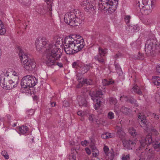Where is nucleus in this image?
I'll return each instance as SVG.
<instances>
[{"instance_id": "aec40b11", "label": "nucleus", "mask_w": 160, "mask_h": 160, "mask_svg": "<svg viewBox=\"0 0 160 160\" xmlns=\"http://www.w3.org/2000/svg\"><path fill=\"white\" fill-rule=\"evenodd\" d=\"M84 4H86V8L88 11L90 10L92 11L94 10L95 4L94 3L91 2H86Z\"/></svg>"}, {"instance_id": "423d86ee", "label": "nucleus", "mask_w": 160, "mask_h": 160, "mask_svg": "<svg viewBox=\"0 0 160 160\" xmlns=\"http://www.w3.org/2000/svg\"><path fill=\"white\" fill-rule=\"evenodd\" d=\"M140 145L139 150L145 147L146 145L152 143V146L157 152H160V141L152 140V137L150 134L147 135L145 138L142 139L140 141Z\"/></svg>"}, {"instance_id": "c756f323", "label": "nucleus", "mask_w": 160, "mask_h": 160, "mask_svg": "<svg viewBox=\"0 0 160 160\" xmlns=\"http://www.w3.org/2000/svg\"><path fill=\"white\" fill-rule=\"evenodd\" d=\"M132 89L135 92L137 93L139 95H142V92L140 89V88L138 86L135 85L133 87Z\"/></svg>"}, {"instance_id": "680f3d73", "label": "nucleus", "mask_w": 160, "mask_h": 160, "mask_svg": "<svg viewBox=\"0 0 160 160\" xmlns=\"http://www.w3.org/2000/svg\"><path fill=\"white\" fill-rule=\"evenodd\" d=\"M56 104V103L55 102H53L51 103V105L52 106V107H53L55 106Z\"/></svg>"}, {"instance_id": "72a5a7b5", "label": "nucleus", "mask_w": 160, "mask_h": 160, "mask_svg": "<svg viewBox=\"0 0 160 160\" xmlns=\"http://www.w3.org/2000/svg\"><path fill=\"white\" fill-rule=\"evenodd\" d=\"M80 100L79 101V104L80 106H86V101L85 99L83 98H81Z\"/></svg>"}, {"instance_id": "052dcab7", "label": "nucleus", "mask_w": 160, "mask_h": 160, "mask_svg": "<svg viewBox=\"0 0 160 160\" xmlns=\"http://www.w3.org/2000/svg\"><path fill=\"white\" fill-rule=\"evenodd\" d=\"M56 64L59 66L60 68H62L63 67V64L61 62H57Z\"/></svg>"}, {"instance_id": "8fccbe9b", "label": "nucleus", "mask_w": 160, "mask_h": 160, "mask_svg": "<svg viewBox=\"0 0 160 160\" xmlns=\"http://www.w3.org/2000/svg\"><path fill=\"white\" fill-rule=\"evenodd\" d=\"M88 143V142L87 140H84L83 141H82L81 142V145L83 146H86L87 144Z\"/></svg>"}, {"instance_id": "ddd939ff", "label": "nucleus", "mask_w": 160, "mask_h": 160, "mask_svg": "<svg viewBox=\"0 0 160 160\" xmlns=\"http://www.w3.org/2000/svg\"><path fill=\"white\" fill-rule=\"evenodd\" d=\"M138 118L140 119V125L142 127L145 128L144 129L146 130H148L150 123L146 119V117L144 115H139Z\"/></svg>"}, {"instance_id": "2eb2a0df", "label": "nucleus", "mask_w": 160, "mask_h": 160, "mask_svg": "<svg viewBox=\"0 0 160 160\" xmlns=\"http://www.w3.org/2000/svg\"><path fill=\"white\" fill-rule=\"evenodd\" d=\"M123 98L125 99L126 101L134 105V106L137 107L138 106L137 100L133 97H128L127 96L123 95V96H120V99L121 101H122L123 100Z\"/></svg>"}, {"instance_id": "864d4df0", "label": "nucleus", "mask_w": 160, "mask_h": 160, "mask_svg": "<svg viewBox=\"0 0 160 160\" xmlns=\"http://www.w3.org/2000/svg\"><path fill=\"white\" fill-rule=\"evenodd\" d=\"M63 105L65 107H68L69 106V103L67 101H64L63 102Z\"/></svg>"}, {"instance_id": "dca6fc26", "label": "nucleus", "mask_w": 160, "mask_h": 160, "mask_svg": "<svg viewBox=\"0 0 160 160\" xmlns=\"http://www.w3.org/2000/svg\"><path fill=\"white\" fill-rule=\"evenodd\" d=\"M7 85V89H11L17 86L18 81L17 79H14L13 77L10 79L9 77V80Z\"/></svg>"}, {"instance_id": "39448f33", "label": "nucleus", "mask_w": 160, "mask_h": 160, "mask_svg": "<svg viewBox=\"0 0 160 160\" xmlns=\"http://www.w3.org/2000/svg\"><path fill=\"white\" fill-rule=\"evenodd\" d=\"M18 55L23 67L27 71H32L35 67L33 60L29 58L26 52L19 48Z\"/></svg>"}, {"instance_id": "79ce46f5", "label": "nucleus", "mask_w": 160, "mask_h": 160, "mask_svg": "<svg viewBox=\"0 0 160 160\" xmlns=\"http://www.w3.org/2000/svg\"><path fill=\"white\" fill-rule=\"evenodd\" d=\"M108 117L109 119H112L114 117V113L112 112H109L108 114Z\"/></svg>"}, {"instance_id": "9b49d317", "label": "nucleus", "mask_w": 160, "mask_h": 160, "mask_svg": "<svg viewBox=\"0 0 160 160\" xmlns=\"http://www.w3.org/2000/svg\"><path fill=\"white\" fill-rule=\"evenodd\" d=\"M108 7L107 9L110 13L114 12L117 7L118 0H108Z\"/></svg>"}, {"instance_id": "5fc2aeb1", "label": "nucleus", "mask_w": 160, "mask_h": 160, "mask_svg": "<svg viewBox=\"0 0 160 160\" xmlns=\"http://www.w3.org/2000/svg\"><path fill=\"white\" fill-rule=\"evenodd\" d=\"M85 151L86 153L90 155L91 153V152L90 149L88 148H85Z\"/></svg>"}, {"instance_id": "a211bd4d", "label": "nucleus", "mask_w": 160, "mask_h": 160, "mask_svg": "<svg viewBox=\"0 0 160 160\" xmlns=\"http://www.w3.org/2000/svg\"><path fill=\"white\" fill-rule=\"evenodd\" d=\"M146 152H148V158L150 159L156 160L157 158L158 155L155 153V151L152 149H148L147 148L146 149Z\"/></svg>"}, {"instance_id": "473e14b6", "label": "nucleus", "mask_w": 160, "mask_h": 160, "mask_svg": "<svg viewBox=\"0 0 160 160\" xmlns=\"http://www.w3.org/2000/svg\"><path fill=\"white\" fill-rule=\"evenodd\" d=\"M83 83L87 85H92L93 83V82L91 79H83L82 81Z\"/></svg>"}, {"instance_id": "412c9836", "label": "nucleus", "mask_w": 160, "mask_h": 160, "mask_svg": "<svg viewBox=\"0 0 160 160\" xmlns=\"http://www.w3.org/2000/svg\"><path fill=\"white\" fill-rule=\"evenodd\" d=\"M92 66V64L90 63L84 64L81 68L82 73H84L87 72Z\"/></svg>"}, {"instance_id": "393cba45", "label": "nucleus", "mask_w": 160, "mask_h": 160, "mask_svg": "<svg viewBox=\"0 0 160 160\" xmlns=\"http://www.w3.org/2000/svg\"><path fill=\"white\" fill-rule=\"evenodd\" d=\"M103 57L100 55H97L95 57V59L97 60L100 63L102 64V65H104L105 63V61Z\"/></svg>"}, {"instance_id": "f8f14e48", "label": "nucleus", "mask_w": 160, "mask_h": 160, "mask_svg": "<svg viewBox=\"0 0 160 160\" xmlns=\"http://www.w3.org/2000/svg\"><path fill=\"white\" fill-rule=\"evenodd\" d=\"M9 80L8 76H6L4 74H1L0 76V85L3 88H7L8 80Z\"/></svg>"}, {"instance_id": "37998d69", "label": "nucleus", "mask_w": 160, "mask_h": 160, "mask_svg": "<svg viewBox=\"0 0 160 160\" xmlns=\"http://www.w3.org/2000/svg\"><path fill=\"white\" fill-rule=\"evenodd\" d=\"M77 114L78 115L81 117H83L85 115V113L82 111H78L77 112Z\"/></svg>"}, {"instance_id": "6e6d98bb", "label": "nucleus", "mask_w": 160, "mask_h": 160, "mask_svg": "<svg viewBox=\"0 0 160 160\" xmlns=\"http://www.w3.org/2000/svg\"><path fill=\"white\" fill-rule=\"evenodd\" d=\"M12 75L14 76H16V78L17 79V81H18V74L17 73L15 72H13V73L12 74Z\"/></svg>"}, {"instance_id": "c9c22d12", "label": "nucleus", "mask_w": 160, "mask_h": 160, "mask_svg": "<svg viewBox=\"0 0 160 160\" xmlns=\"http://www.w3.org/2000/svg\"><path fill=\"white\" fill-rule=\"evenodd\" d=\"M109 101L111 104L115 105L117 103V100L114 98H110L109 99Z\"/></svg>"}, {"instance_id": "4c0bfd02", "label": "nucleus", "mask_w": 160, "mask_h": 160, "mask_svg": "<svg viewBox=\"0 0 160 160\" xmlns=\"http://www.w3.org/2000/svg\"><path fill=\"white\" fill-rule=\"evenodd\" d=\"M135 58L139 60H142L144 58V54L139 52L138 53L137 57H135Z\"/></svg>"}, {"instance_id": "e2e57ef3", "label": "nucleus", "mask_w": 160, "mask_h": 160, "mask_svg": "<svg viewBox=\"0 0 160 160\" xmlns=\"http://www.w3.org/2000/svg\"><path fill=\"white\" fill-rule=\"evenodd\" d=\"M158 97L157 96V98H156L158 100V102L160 103V94H158Z\"/></svg>"}, {"instance_id": "6e6552de", "label": "nucleus", "mask_w": 160, "mask_h": 160, "mask_svg": "<svg viewBox=\"0 0 160 160\" xmlns=\"http://www.w3.org/2000/svg\"><path fill=\"white\" fill-rule=\"evenodd\" d=\"M89 95L93 102H97L96 104L94 105V108L96 110L98 109L100 106L101 100L103 99V94L102 92L100 91H98L96 92L90 91Z\"/></svg>"}, {"instance_id": "58836bf2", "label": "nucleus", "mask_w": 160, "mask_h": 160, "mask_svg": "<svg viewBox=\"0 0 160 160\" xmlns=\"http://www.w3.org/2000/svg\"><path fill=\"white\" fill-rule=\"evenodd\" d=\"M89 121L92 122H97V119L95 118V115L93 114L89 115L88 117Z\"/></svg>"}, {"instance_id": "a18cd8bd", "label": "nucleus", "mask_w": 160, "mask_h": 160, "mask_svg": "<svg viewBox=\"0 0 160 160\" xmlns=\"http://www.w3.org/2000/svg\"><path fill=\"white\" fill-rule=\"evenodd\" d=\"M92 152V155L95 157H97L99 154V151L98 150H96L95 151H93Z\"/></svg>"}, {"instance_id": "ea45409f", "label": "nucleus", "mask_w": 160, "mask_h": 160, "mask_svg": "<svg viewBox=\"0 0 160 160\" xmlns=\"http://www.w3.org/2000/svg\"><path fill=\"white\" fill-rule=\"evenodd\" d=\"M130 155L128 154L126 155H123L122 157V160H129L130 159Z\"/></svg>"}, {"instance_id": "b1692460", "label": "nucleus", "mask_w": 160, "mask_h": 160, "mask_svg": "<svg viewBox=\"0 0 160 160\" xmlns=\"http://www.w3.org/2000/svg\"><path fill=\"white\" fill-rule=\"evenodd\" d=\"M114 82L112 79H104L102 81V83L104 86H107L110 85H112L114 83Z\"/></svg>"}, {"instance_id": "7ed1b4c3", "label": "nucleus", "mask_w": 160, "mask_h": 160, "mask_svg": "<svg viewBox=\"0 0 160 160\" xmlns=\"http://www.w3.org/2000/svg\"><path fill=\"white\" fill-rule=\"evenodd\" d=\"M154 7L152 0H137L136 8L138 15H148Z\"/></svg>"}, {"instance_id": "49530a36", "label": "nucleus", "mask_w": 160, "mask_h": 160, "mask_svg": "<svg viewBox=\"0 0 160 160\" xmlns=\"http://www.w3.org/2000/svg\"><path fill=\"white\" fill-rule=\"evenodd\" d=\"M53 0H46V2L48 5H49L50 8H52V4Z\"/></svg>"}, {"instance_id": "cd10ccee", "label": "nucleus", "mask_w": 160, "mask_h": 160, "mask_svg": "<svg viewBox=\"0 0 160 160\" xmlns=\"http://www.w3.org/2000/svg\"><path fill=\"white\" fill-rule=\"evenodd\" d=\"M152 82L154 85L159 86L160 85V78L156 76L153 78Z\"/></svg>"}, {"instance_id": "13d9d810", "label": "nucleus", "mask_w": 160, "mask_h": 160, "mask_svg": "<svg viewBox=\"0 0 160 160\" xmlns=\"http://www.w3.org/2000/svg\"><path fill=\"white\" fill-rule=\"evenodd\" d=\"M114 65L116 70H119L120 69L119 65L118 63H115Z\"/></svg>"}, {"instance_id": "603ef678", "label": "nucleus", "mask_w": 160, "mask_h": 160, "mask_svg": "<svg viewBox=\"0 0 160 160\" xmlns=\"http://www.w3.org/2000/svg\"><path fill=\"white\" fill-rule=\"evenodd\" d=\"M156 70L157 73H160V64L157 66Z\"/></svg>"}, {"instance_id": "6ab92c4d", "label": "nucleus", "mask_w": 160, "mask_h": 160, "mask_svg": "<svg viewBox=\"0 0 160 160\" xmlns=\"http://www.w3.org/2000/svg\"><path fill=\"white\" fill-rule=\"evenodd\" d=\"M117 129V136L121 138V140H124L125 137V133L122 131V128L119 127H118Z\"/></svg>"}, {"instance_id": "bb28decb", "label": "nucleus", "mask_w": 160, "mask_h": 160, "mask_svg": "<svg viewBox=\"0 0 160 160\" xmlns=\"http://www.w3.org/2000/svg\"><path fill=\"white\" fill-rule=\"evenodd\" d=\"M128 27L127 28H129V30H130L131 32H134L139 30V28L137 25H134L133 26L128 25Z\"/></svg>"}, {"instance_id": "f03ea898", "label": "nucleus", "mask_w": 160, "mask_h": 160, "mask_svg": "<svg viewBox=\"0 0 160 160\" xmlns=\"http://www.w3.org/2000/svg\"><path fill=\"white\" fill-rule=\"evenodd\" d=\"M76 37L72 35L66 37L63 41L64 49L66 54H72L81 50L85 45L84 42L82 38L75 39Z\"/></svg>"}, {"instance_id": "c03bdc74", "label": "nucleus", "mask_w": 160, "mask_h": 160, "mask_svg": "<svg viewBox=\"0 0 160 160\" xmlns=\"http://www.w3.org/2000/svg\"><path fill=\"white\" fill-rule=\"evenodd\" d=\"M79 62L78 61L74 62L72 65V66L73 68H77L78 66Z\"/></svg>"}, {"instance_id": "f257e3e1", "label": "nucleus", "mask_w": 160, "mask_h": 160, "mask_svg": "<svg viewBox=\"0 0 160 160\" xmlns=\"http://www.w3.org/2000/svg\"><path fill=\"white\" fill-rule=\"evenodd\" d=\"M54 45L49 44L45 53V61L47 66H50L54 64L55 61L60 59L62 55L61 49L58 45L62 44L63 38L58 36L54 38Z\"/></svg>"}, {"instance_id": "1a4fd4ad", "label": "nucleus", "mask_w": 160, "mask_h": 160, "mask_svg": "<svg viewBox=\"0 0 160 160\" xmlns=\"http://www.w3.org/2000/svg\"><path fill=\"white\" fill-rule=\"evenodd\" d=\"M49 41L44 37H40L37 38L35 41L37 50L39 52H42V50L49 46Z\"/></svg>"}, {"instance_id": "f3484780", "label": "nucleus", "mask_w": 160, "mask_h": 160, "mask_svg": "<svg viewBox=\"0 0 160 160\" xmlns=\"http://www.w3.org/2000/svg\"><path fill=\"white\" fill-rule=\"evenodd\" d=\"M82 16L83 14L81 12H78V13H76V14H75V20L76 26H78L82 23L83 19Z\"/></svg>"}, {"instance_id": "774afa93", "label": "nucleus", "mask_w": 160, "mask_h": 160, "mask_svg": "<svg viewBox=\"0 0 160 160\" xmlns=\"http://www.w3.org/2000/svg\"><path fill=\"white\" fill-rule=\"evenodd\" d=\"M12 126L13 127H15V126H16V124L15 123H14L13 124Z\"/></svg>"}, {"instance_id": "3c124183", "label": "nucleus", "mask_w": 160, "mask_h": 160, "mask_svg": "<svg viewBox=\"0 0 160 160\" xmlns=\"http://www.w3.org/2000/svg\"><path fill=\"white\" fill-rule=\"evenodd\" d=\"M151 131L152 133L156 135H157L158 134V132L155 128H153L152 129Z\"/></svg>"}, {"instance_id": "a19ab883", "label": "nucleus", "mask_w": 160, "mask_h": 160, "mask_svg": "<svg viewBox=\"0 0 160 160\" xmlns=\"http://www.w3.org/2000/svg\"><path fill=\"white\" fill-rule=\"evenodd\" d=\"M1 154L6 159H8L9 158V156L7 152L5 151H2L1 153Z\"/></svg>"}, {"instance_id": "a878e982", "label": "nucleus", "mask_w": 160, "mask_h": 160, "mask_svg": "<svg viewBox=\"0 0 160 160\" xmlns=\"http://www.w3.org/2000/svg\"><path fill=\"white\" fill-rule=\"evenodd\" d=\"M6 32V30L2 22L0 20V35H4Z\"/></svg>"}, {"instance_id": "e433bc0d", "label": "nucleus", "mask_w": 160, "mask_h": 160, "mask_svg": "<svg viewBox=\"0 0 160 160\" xmlns=\"http://www.w3.org/2000/svg\"><path fill=\"white\" fill-rule=\"evenodd\" d=\"M129 133L132 136H134L136 135L137 132L136 130L133 128H130L129 130Z\"/></svg>"}, {"instance_id": "338daca9", "label": "nucleus", "mask_w": 160, "mask_h": 160, "mask_svg": "<svg viewBox=\"0 0 160 160\" xmlns=\"http://www.w3.org/2000/svg\"><path fill=\"white\" fill-rule=\"evenodd\" d=\"M131 142H132V140H129L128 142V144L131 145Z\"/></svg>"}, {"instance_id": "5701e85b", "label": "nucleus", "mask_w": 160, "mask_h": 160, "mask_svg": "<svg viewBox=\"0 0 160 160\" xmlns=\"http://www.w3.org/2000/svg\"><path fill=\"white\" fill-rule=\"evenodd\" d=\"M18 130L19 132V134L21 133L23 134L27 133V132L28 130V127L26 126H22L21 127H19L18 128Z\"/></svg>"}, {"instance_id": "de8ad7c7", "label": "nucleus", "mask_w": 160, "mask_h": 160, "mask_svg": "<svg viewBox=\"0 0 160 160\" xmlns=\"http://www.w3.org/2000/svg\"><path fill=\"white\" fill-rule=\"evenodd\" d=\"M109 148L107 146H105L103 148V150L105 153V154L107 155L108 154V152L109 151Z\"/></svg>"}, {"instance_id": "7c9ffc66", "label": "nucleus", "mask_w": 160, "mask_h": 160, "mask_svg": "<svg viewBox=\"0 0 160 160\" xmlns=\"http://www.w3.org/2000/svg\"><path fill=\"white\" fill-rule=\"evenodd\" d=\"M107 50L106 49H104L101 48L100 47H99L98 48L99 54L98 55L104 56L105 54L107 53Z\"/></svg>"}, {"instance_id": "09e8293b", "label": "nucleus", "mask_w": 160, "mask_h": 160, "mask_svg": "<svg viewBox=\"0 0 160 160\" xmlns=\"http://www.w3.org/2000/svg\"><path fill=\"white\" fill-rule=\"evenodd\" d=\"M130 16H126L125 18V20L127 24L129 23L130 20Z\"/></svg>"}, {"instance_id": "69168bd1", "label": "nucleus", "mask_w": 160, "mask_h": 160, "mask_svg": "<svg viewBox=\"0 0 160 160\" xmlns=\"http://www.w3.org/2000/svg\"><path fill=\"white\" fill-rule=\"evenodd\" d=\"M136 141L135 140L133 141H132V142H131V145L134 146L135 144H136Z\"/></svg>"}, {"instance_id": "4d7b16f0", "label": "nucleus", "mask_w": 160, "mask_h": 160, "mask_svg": "<svg viewBox=\"0 0 160 160\" xmlns=\"http://www.w3.org/2000/svg\"><path fill=\"white\" fill-rule=\"evenodd\" d=\"M28 114L29 115H32L34 113V111L32 109L30 110H29L28 111Z\"/></svg>"}, {"instance_id": "c85d7f7f", "label": "nucleus", "mask_w": 160, "mask_h": 160, "mask_svg": "<svg viewBox=\"0 0 160 160\" xmlns=\"http://www.w3.org/2000/svg\"><path fill=\"white\" fill-rule=\"evenodd\" d=\"M113 137V135L109 132H106L101 135V138L104 139H106Z\"/></svg>"}, {"instance_id": "9d476101", "label": "nucleus", "mask_w": 160, "mask_h": 160, "mask_svg": "<svg viewBox=\"0 0 160 160\" xmlns=\"http://www.w3.org/2000/svg\"><path fill=\"white\" fill-rule=\"evenodd\" d=\"M75 14L73 12H68L64 16V21L67 24L72 26H76L75 17Z\"/></svg>"}, {"instance_id": "20e7f679", "label": "nucleus", "mask_w": 160, "mask_h": 160, "mask_svg": "<svg viewBox=\"0 0 160 160\" xmlns=\"http://www.w3.org/2000/svg\"><path fill=\"white\" fill-rule=\"evenodd\" d=\"M145 51L148 56H154L160 52V44L155 38L148 39L145 45Z\"/></svg>"}, {"instance_id": "2f4dec72", "label": "nucleus", "mask_w": 160, "mask_h": 160, "mask_svg": "<svg viewBox=\"0 0 160 160\" xmlns=\"http://www.w3.org/2000/svg\"><path fill=\"white\" fill-rule=\"evenodd\" d=\"M121 111L124 113L125 114H128L131 111V109L128 108L123 106L121 109Z\"/></svg>"}, {"instance_id": "0e129e2a", "label": "nucleus", "mask_w": 160, "mask_h": 160, "mask_svg": "<svg viewBox=\"0 0 160 160\" xmlns=\"http://www.w3.org/2000/svg\"><path fill=\"white\" fill-rule=\"evenodd\" d=\"M91 148L92 150V152L93 151H95L96 150H97L96 148L94 146H92Z\"/></svg>"}, {"instance_id": "bf43d9fd", "label": "nucleus", "mask_w": 160, "mask_h": 160, "mask_svg": "<svg viewBox=\"0 0 160 160\" xmlns=\"http://www.w3.org/2000/svg\"><path fill=\"white\" fill-rule=\"evenodd\" d=\"M83 86V84L81 82H79L77 86V88H80L82 87Z\"/></svg>"}, {"instance_id": "4be33fe9", "label": "nucleus", "mask_w": 160, "mask_h": 160, "mask_svg": "<svg viewBox=\"0 0 160 160\" xmlns=\"http://www.w3.org/2000/svg\"><path fill=\"white\" fill-rule=\"evenodd\" d=\"M71 153L68 157V160H76V155L77 152L75 149L72 148L71 149Z\"/></svg>"}, {"instance_id": "0eeeda50", "label": "nucleus", "mask_w": 160, "mask_h": 160, "mask_svg": "<svg viewBox=\"0 0 160 160\" xmlns=\"http://www.w3.org/2000/svg\"><path fill=\"white\" fill-rule=\"evenodd\" d=\"M37 82V80L35 77L27 75L23 77L21 81V90L27 89L28 91L30 88L35 86Z\"/></svg>"}, {"instance_id": "f704fd0d", "label": "nucleus", "mask_w": 160, "mask_h": 160, "mask_svg": "<svg viewBox=\"0 0 160 160\" xmlns=\"http://www.w3.org/2000/svg\"><path fill=\"white\" fill-rule=\"evenodd\" d=\"M111 150H112V151H110V153L108 154V160H112L114 156L112 149Z\"/></svg>"}, {"instance_id": "4468645a", "label": "nucleus", "mask_w": 160, "mask_h": 160, "mask_svg": "<svg viewBox=\"0 0 160 160\" xmlns=\"http://www.w3.org/2000/svg\"><path fill=\"white\" fill-rule=\"evenodd\" d=\"M108 0H99L98 4V9L101 11L103 10L107 11L108 7Z\"/></svg>"}]
</instances>
